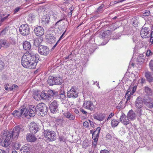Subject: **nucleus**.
<instances>
[{"instance_id": "f3484780", "label": "nucleus", "mask_w": 153, "mask_h": 153, "mask_svg": "<svg viewBox=\"0 0 153 153\" xmlns=\"http://www.w3.org/2000/svg\"><path fill=\"white\" fill-rule=\"evenodd\" d=\"M143 101L142 97L139 96L136 99L135 102V106L137 108H141L143 105Z\"/></svg>"}, {"instance_id": "864d4df0", "label": "nucleus", "mask_w": 153, "mask_h": 153, "mask_svg": "<svg viewBox=\"0 0 153 153\" xmlns=\"http://www.w3.org/2000/svg\"><path fill=\"white\" fill-rule=\"evenodd\" d=\"M150 12L149 10H145V12L143 13V16H147L149 15Z\"/></svg>"}, {"instance_id": "412c9836", "label": "nucleus", "mask_w": 153, "mask_h": 153, "mask_svg": "<svg viewBox=\"0 0 153 153\" xmlns=\"http://www.w3.org/2000/svg\"><path fill=\"white\" fill-rule=\"evenodd\" d=\"M32 133H28L26 135V139L29 142H34L37 140L36 137Z\"/></svg>"}, {"instance_id": "8fccbe9b", "label": "nucleus", "mask_w": 153, "mask_h": 153, "mask_svg": "<svg viewBox=\"0 0 153 153\" xmlns=\"http://www.w3.org/2000/svg\"><path fill=\"white\" fill-rule=\"evenodd\" d=\"M99 137H97L94 138L93 139L94 140V141L92 143V146L94 148L96 147L97 145V142L98 141Z\"/></svg>"}, {"instance_id": "bf43d9fd", "label": "nucleus", "mask_w": 153, "mask_h": 153, "mask_svg": "<svg viewBox=\"0 0 153 153\" xmlns=\"http://www.w3.org/2000/svg\"><path fill=\"white\" fill-rule=\"evenodd\" d=\"M40 79L41 80L40 82H39V84L40 86H42L44 85V84L45 83V81L44 79H42L40 78Z\"/></svg>"}, {"instance_id": "bb28decb", "label": "nucleus", "mask_w": 153, "mask_h": 153, "mask_svg": "<svg viewBox=\"0 0 153 153\" xmlns=\"http://www.w3.org/2000/svg\"><path fill=\"white\" fill-rule=\"evenodd\" d=\"M23 49L25 50H29L31 48V45L30 42L25 41L23 43Z\"/></svg>"}, {"instance_id": "aec40b11", "label": "nucleus", "mask_w": 153, "mask_h": 153, "mask_svg": "<svg viewBox=\"0 0 153 153\" xmlns=\"http://www.w3.org/2000/svg\"><path fill=\"white\" fill-rule=\"evenodd\" d=\"M63 115L65 118L70 120H74L75 119V116L74 114L69 111L64 112L63 113Z\"/></svg>"}, {"instance_id": "2f4dec72", "label": "nucleus", "mask_w": 153, "mask_h": 153, "mask_svg": "<svg viewBox=\"0 0 153 153\" xmlns=\"http://www.w3.org/2000/svg\"><path fill=\"white\" fill-rule=\"evenodd\" d=\"M144 56L143 54H140L137 58V64H141L144 61Z\"/></svg>"}, {"instance_id": "e433bc0d", "label": "nucleus", "mask_w": 153, "mask_h": 153, "mask_svg": "<svg viewBox=\"0 0 153 153\" xmlns=\"http://www.w3.org/2000/svg\"><path fill=\"white\" fill-rule=\"evenodd\" d=\"M54 79L56 83V85H60L62 82V80L61 78L54 77Z\"/></svg>"}, {"instance_id": "c85d7f7f", "label": "nucleus", "mask_w": 153, "mask_h": 153, "mask_svg": "<svg viewBox=\"0 0 153 153\" xmlns=\"http://www.w3.org/2000/svg\"><path fill=\"white\" fill-rule=\"evenodd\" d=\"M54 79V77L53 76H50L48 77L47 81L49 85L52 86L54 85H56Z\"/></svg>"}, {"instance_id": "473e14b6", "label": "nucleus", "mask_w": 153, "mask_h": 153, "mask_svg": "<svg viewBox=\"0 0 153 153\" xmlns=\"http://www.w3.org/2000/svg\"><path fill=\"white\" fill-rule=\"evenodd\" d=\"M144 90L145 92L148 96H152V89L149 87L145 86L144 87Z\"/></svg>"}, {"instance_id": "423d86ee", "label": "nucleus", "mask_w": 153, "mask_h": 153, "mask_svg": "<svg viewBox=\"0 0 153 153\" xmlns=\"http://www.w3.org/2000/svg\"><path fill=\"white\" fill-rule=\"evenodd\" d=\"M19 32L23 36H25L28 35L30 33L29 26L27 24L21 25L19 27Z\"/></svg>"}, {"instance_id": "20e7f679", "label": "nucleus", "mask_w": 153, "mask_h": 153, "mask_svg": "<svg viewBox=\"0 0 153 153\" xmlns=\"http://www.w3.org/2000/svg\"><path fill=\"white\" fill-rule=\"evenodd\" d=\"M150 30L149 28L144 27L141 30L140 35L143 38H148L150 37V42L153 44V31L150 33Z\"/></svg>"}, {"instance_id": "de8ad7c7", "label": "nucleus", "mask_w": 153, "mask_h": 153, "mask_svg": "<svg viewBox=\"0 0 153 153\" xmlns=\"http://www.w3.org/2000/svg\"><path fill=\"white\" fill-rule=\"evenodd\" d=\"M8 43H9V46L10 45H14L16 44V42L14 39H13L11 38H10L9 39L8 41Z\"/></svg>"}, {"instance_id": "5fc2aeb1", "label": "nucleus", "mask_w": 153, "mask_h": 153, "mask_svg": "<svg viewBox=\"0 0 153 153\" xmlns=\"http://www.w3.org/2000/svg\"><path fill=\"white\" fill-rule=\"evenodd\" d=\"M35 16L33 14L30 13L29 14L28 17V18L29 20L30 19L31 21L33 20L35 18Z\"/></svg>"}, {"instance_id": "a18cd8bd", "label": "nucleus", "mask_w": 153, "mask_h": 153, "mask_svg": "<svg viewBox=\"0 0 153 153\" xmlns=\"http://www.w3.org/2000/svg\"><path fill=\"white\" fill-rule=\"evenodd\" d=\"M44 32L43 27L39 26V36H42L44 34Z\"/></svg>"}, {"instance_id": "680f3d73", "label": "nucleus", "mask_w": 153, "mask_h": 153, "mask_svg": "<svg viewBox=\"0 0 153 153\" xmlns=\"http://www.w3.org/2000/svg\"><path fill=\"white\" fill-rule=\"evenodd\" d=\"M112 138V137L111 134L108 133L106 135V138L107 140H111Z\"/></svg>"}, {"instance_id": "3c124183", "label": "nucleus", "mask_w": 153, "mask_h": 153, "mask_svg": "<svg viewBox=\"0 0 153 153\" xmlns=\"http://www.w3.org/2000/svg\"><path fill=\"white\" fill-rule=\"evenodd\" d=\"M138 109H137L136 110V112L137 113V115L139 117H140L142 115V110L141 108H138Z\"/></svg>"}, {"instance_id": "393cba45", "label": "nucleus", "mask_w": 153, "mask_h": 153, "mask_svg": "<svg viewBox=\"0 0 153 153\" xmlns=\"http://www.w3.org/2000/svg\"><path fill=\"white\" fill-rule=\"evenodd\" d=\"M64 119L62 116L56 119L55 120V122L57 125L63 127V122Z\"/></svg>"}, {"instance_id": "0eeeda50", "label": "nucleus", "mask_w": 153, "mask_h": 153, "mask_svg": "<svg viewBox=\"0 0 153 153\" xmlns=\"http://www.w3.org/2000/svg\"><path fill=\"white\" fill-rule=\"evenodd\" d=\"M68 98H75L78 96V92L74 86H72L71 89L67 92Z\"/></svg>"}, {"instance_id": "2eb2a0df", "label": "nucleus", "mask_w": 153, "mask_h": 153, "mask_svg": "<svg viewBox=\"0 0 153 153\" xmlns=\"http://www.w3.org/2000/svg\"><path fill=\"white\" fill-rule=\"evenodd\" d=\"M46 41L50 44L53 43L56 40V37L52 34H47L46 35Z\"/></svg>"}, {"instance_id": "6e6d98bb", "label": "nucleus", "mask_w": 153, "mask_h": 153, "mask_svg": "<svg viewBox=\"0 0 153 153\" xmlns=\"http://www.w3.org/2000/svg\"><path fill=\"white\" fill-rule=\"evenodd\" d=\"M149 66L151 70L153 71V60H152L149 64Z\"/></svg>"}, {"instance_id": "338daca9", "label": "nucleus", "mask_w": 153, "mask_h": 153, "mask_svg": "<svg viewBox=\"0 0 153 153\" xmlns=\"http://www.w3.org/2000/svg\"><path fill=\"white\" fill-rule=\"evenodd\" d=\"M83 148H84L85 149H86V148L88 147V146H89V144L87 143H85L84 144H83Z\"/></svg>"}, {"instance_id": "7ed1b4c3", "label": "nucleus", "mask_w": 153, "mask_h": 153, "mask_svg": "<svg viewBox=\"0 0 153 153\" xmlns=\"http://www.w3.org/2000/svg\"><path fill=\"white\" fill-rule=\"evenodd\" d=\"M11 139L10 138L9 136L7 134L5 130H4L1 133V137L0 138V145L5 147H7L11 143Z\"/></svg>"}, {"instance_id": "4c0bfd02", "label": "nucleus", "mask_w": 153, "mask_h": 153, "mask_svg": "<svg viewBox=\"0 0 153 153\" xmlns=\"http://www.w3.org/2000/svg\"><path fill=\"white\" fill-rule=\"evenodd\" d=\"M21 109H24V111L23 113V115H24V116L25 117L27 115H29V110L27 108L24 107V106H23L22 107H21Z\"/></svg>"}, {"instance_id": "39448f33", "label": "nucleus", "mask_w": 153, "mask_h": 153, "mask_svg": "<svg viewBox=\"0 0 153 153\" xmlns=\"http://www.w3.org/2000/svg\"><path fill=\"white\" fill-rule=\"evenodd\" d=\"M44 135L46 140L48 141H53L56 140V136L55 132L50 131H44Z\"/></svg>"}, {"instance_id": "5701e85b", "label": "nucleus", "mask_w": 153, "mask_h": 153, "mask_svg": "<svg viewBox=\"0 0 153 153\" xmlns=\"http://www.w3.org/2000/svg\"><path fill=\"white\" fill-rule=\"evenodd\" d=\"M152 74L149 71H146L145 73V76L147 80L149 82H153V77Z\"/></svg>"}, {"instance_id": "0e129e2a", "label": "nucleus", "mask_w": 153, "mask_h": 153, "mask_svg": "<svg viewBox=\"0 0 153 153\" xmlns=\"http://www.w3.org/2000/svg\"><path fill=\"white\" fill-rule=\"evenodd\" d=\"M59 140L65 142L66 141V139L63 137L61 136L59 137Z\"/></svg>"}, {"instance_id": "ea45409f", "label": "nucleus", "mask_w": 153, "mask_h": 153, "mask_svg": "<svg viewBox=\"0 0 153 153\" xmlns=\"http://www.w3.org/2000/svg\"><path fill=\"white\" fill-rule=\"evenodd\" d=\"M151 98L149 96L144 97L143 99H142L143 103L145 105L147 102L151 100Z\"/></svg>"}, {"instance_id": "a878e982", "label": "nucleus", "mask_w": 153, "mask_h": 153, "mask_svg": "<svg viewBox=\"0 0 153 153\" xmlns=\"http://www.w3.org/2000/svg\"><path fill=\"white\" fill-rule=\"evenodd\" d=\"M10 15L5 14H0V19H1L0 20V26L2 24V23L5 21L9 18L8 17L10 16Z\"/></svg>"}, {"instance_id": "f704fd0d", "label": "nucleus", "mask_w": 153, "mask_h": 153, "mask_svg": "<svg viewBox=\"0 0 153 153\" xmlns=\"http://www.w3.org/2000/svg\"><path fill=\"white\" fill-rule=\"evenodd\" d=\"M21 153H29V147L25 146H23L20 150Z\"/></svg>"}, {"instance_id": "4468645a", "label": "nucleus", "mask_w": 153, "mask_h": 153, "mask_svg": "<svg viewBox=\"0 0 153 153\" xmlns=\"http://www.w3.org/2000/svg\"><path fill=\"white\" fill-rule=\"evenodd\" d=\"M129 89L127 90V92L126 93L124 97L123 98L122 101H125V104L128 103L130 102V100L131 99V95H133V92H131Z\"/></svg>"}, {"instance_id": "a19ab883", "label": "nucleus", "mask_w": 153, "mask_h": 153, "mask_svg": "<svg viewBox=\"0 0 153 153\" xmlns=\"http://www.w3.org/2000/svg\"><path fill=\"white\" fill-rule=\"evenodd\" d=\"M36 108H33V109L29 110V112L28 115L30 117H33L35 116V114L36 111Z\"/></svg>"}, {"instance_id": "774afa93", "label": "nucleus", "mask_w": 153, "mask_h": 153, "mask_svg": "<svg viewBox=\"0 0 153 153\" xmlns=\"http://www.w3.org/2000/svg\"><path fill=\"white\" fill-rule=\"evenodd\" d=\"M100 153H110V152L108 150L104 149L100 151Z\"/></svg>"}, {"instance_id": "4d7b16f0", "label": "nucleus", "mask_w": 153, "mask_h": 153, "mask_svg": "<svg viewBox=\"0 0 153 153\" xmlns=\"http://www.w3.org/2000/svg\"><path fill=\"white\" fill-rule=\"evenodd\" d=\"M138 21L137 20H133L132 21V24L134 27H137L138 26Z\"/></svg>"}, {"instance_id": "6e6552de", "label": "nucleus", "mask_w": 153, "mask_h": 153, "mask_svg": "<svg viewBox=\"0 0 153 153\" xmlns=\"http://www.w3.org/2000/svg\"><path fill=\"white\" fill-rule=\"evenodd\" d=\"M39 114L41 116H44L45 114L48 111L47 107L46 105L43 103H39Z\"/></svg>"}, {"instance_id": "dca6fc26", "label": "nucleus", "mask_w": 153, "mask_h": 153, "mask_svg": "<svg viewBox=\"0 0 153 153\" xmlns=\"http://www.w3.org/2000/svg\"><path fill=\"white\" fill-rule=\"evenodd\" d=\"M24 109H21L20 108L18 110H14L11 114L16 117H20L23 115V113L24 111Z\"/></svg>"}, {"instance_id": "9d476101", "label": "nucleus", "mask_w": 153, "mask_h": 153, "mask_svg": "<svg viewBox=\"0 0 153 153\" xmlns=\"http://www.w3.org/2000/svg\"><path fill=\"white\" fill-rule=\"evenodd\" d=\"M39 51L41 55H47L49 53V49L47 46L39 44Z\"/></svg>"}, {"instance_id": "cd10ccee", "label": "nucleus", "mask_w": 153, "mask_h": 153, "mask_svg": "<svg viewBox=\"0 0 153 153\" xmlns=\"http://www.w3.org/2000/svg\"><path fill=\"white\" fill-rule=\"evenodd\" d=\"M14 128L19 134L20 132H23L24 130L23 126L21 125L16 126Z\"/></svg>"}, {"instance_id": "b1692460", "label": "nucleus", "mask_w": 153, "mask_h": 153, "mask_svg": "<svg viewBox=\"0 0 153 153\" xmlns=\"http://www.w3.org/2000/svg\"><path fill=\"white\" fill-rule=\"evenodd\" d=\"M127 117L132 120L135 119V114L132 109L130 110L128 112Z\"/></svg>"}, {"instance_id": "13d9d810", "label": "nucleus", "mask_w": 153, "mask_h": 153, "mask_svg": "<svg viewBox=\"0 0 153 153\" xmlns=\"http://www.w3.org/2000/svg\"><path fill=\"white\" fill-rule=\"evenodd\" d=\"M153 54V53L150 50H148L146 52V56H152Z\"/></svg>"}, {"instance_id": "7c9ffc66", "label": "nucleus", "mask_w": 153, "mask_h": 153, "mask_svg": "<svg viewBox=\"0 0 153 153\" xmlns=\"http://www.w3.org/2000/svg\"><path fill=\"white\" fill-rule=\"evenodd\" d=\"M8 41L4 39L0 40V45L1 47L3 46L4 47L8 48L9 47V44Z\"/></svg>"}, {"instance_id": "79ce46f5", "label": "nucleus", "mask_w": 153, "mask_h": 153, "mask_svg": "<svg viewBox=\"0 0 153 153\" xmlns=\"http://www.w3.org/2000/svg\"><path fill=\"white\" fill-rule=\"evenodd\" d=\"M38 47V38L33 39V48H37Z\"/></svg>"}, {"instance_id": "37998d69", "label": "nucleus", "mask_w": 153, "mask_h": 153, "mask_svg": "<svg viewBox=\"0 0 153 153\" xmlns=\"http://www.w3.org/2000/svg\"><path fill=\"white\" fill-rule=\"evenodd\" d=\"M38 90L35 91H33V93L32 95L34 99L37 101L38 100Z\"/></svg>"}, {"instance_id": "1a4fd4ad", "label": "nucleus", "mask_w": 153, "mask_h": 153, "mask_svg": "<svg viewBox=\"0 0 153 153\" xmlns=\"http://www.w3.org/2000/svg\"><path fill=\"white\" fill-rule=\"evenodd\" d=\"M58 104L56 100H53L50 104L49 108L51 112L53 114L56 113L58 110Z\"/></svg>"}, {"instance_id": "6ab92c4d", "label": "nucleus", "mask_w": 153, "mask_h": 153, "mask_svg": "<svg viewBox=\"0 0 153 153\" xmlns=\"http://www.w3.org/2000/svg\"><path fill=\"white\" fill-rule=\"evenodd\" d=\"M120 121L121 122L123 123L124 125H127L129 123V120L123 113L120 116Z\"/></svg>"}, {"instance_id": "69168bd1", "label": "nucleus", "mask_w": 153, "mask_h": 153, "mask_svg": "<svg viewBox=\"0 0 153 153\" xmlns=\"http://www.w3.org/2000/svg\"><path fill=\"white\" fill-rule=\"evenodd\" d=\"M21 9V8L19 7H18L16 8L14 10V13L15 14L18 12L20 9Z\"/></svg>"}, {"instance_id": "4be33fe9", "label": "nucleus", "mask_w": 153, "mask_h": 153, "mask_svg": "<svg viewBox=\"0 0 153 153\" xmlns=\"http://www.w3.org/2000/svg\"><path fill=\"white\" fill-rule=\"evenodd\" d=\"M111 32L109 30H107L104 32L101 33L100 34L99 37L100 39H104L105 38H109L111 34Z\"/></svg>"}, {"instance_id": "e2e57ef3", "label": "nucleus", "mask_w": 153, "mask_h": 153, "mask_svg": "<svg viewBox=\"0 0 153 153\" xmlns=\"http://www.w3.org/2000/svg\"><path fill=\"white\" fill-rule=\"evenodd\" d=\"M83 126L85 127H88L89 126V123L87 121H85L83 123Z\"/></svg>"}, {"instance_id": "f257e3e1", "label": "nucleus", "mask_w": 153, "mask_h": 153, "mask_svg": "<svg viewBox=\"0 0 153 153\" xmlns=\"http://www.w3.org/2000/svg\"><path fill=\"white\" fill-rule=\"evenodd\" d=\"M38 54L33 51H28L25 53L22 58V65L26 68L34 69L38 62L37 59Z\"/></svg>"}, {"instance_id": "58836bf2", "label": "nucleus", "mask_w": 153, "mask_h": 153, "mask_svg": "<svg viewBox=\"0 0 153 153\" xmlns=\"http://www.w3.org/2000/svg\"><path fill=\"white\" fill-rule=\"evenodd\" d=\"M119 123V120H117L115 119L112 120L111 122L112 126L114 127L117 126Z\"/></svg>"}, {"instance_id": "c03bdc74", "label": "nucleus", "mask_w": 153, "mask_h": 153, "mask_svg": "<svg viewBox=\"0 0 153 153\" xmlns=\"http://www.w3.org/2000/svg\"><path fill=\"white\" fill-rule=\"evenodd\" d=\"M65 25H59L58 27V31L59 32L58 30L59 31V33H62V32H63L64 29H65Z\"/></svg>"}, {"instance_id": "c9c22d12", "label": "nucleus", "mask_w": 153, "mask_h": 153, "mask_svg": "<svg viewBox=\"0 0 153 153\" xmlns=\"http://www.w3.org/2000/svg\"><path fill=\"white\" fill-rule=\"evenodd\" d=\"M104 4H101L99 7H98L97 9V10L94 12L95 13H101L103 10V8L104 7Z\"/></svg>"}, {"instance_id": "c756f323", "label": "nucleus", "mask_w": 153, "mask_h": 153, "mask_svg": "<svg viewBox=\"0 0 153 153\" xmlns=\"http://www.w3.org/2000/svg\"><path fill=\"white\" fill-rule=\"evenodd\" d=\"M105 117V115L102 114H100L94 116V118L100 121H102Z\"/></svg>"}, {"instance_id": "9b49d317", "label": "nucleus", "mask_w": 153, "mask_h": 153, "mask_svg": "<svg viewBox=\"0 0 153 153\" xmlns=\"http://www.w3.org/2000/svg\"><path fill=\"white\" fill-rule=\"evenodd\" d=\"M83 107L85 108L88 109L91 111L94 110L95 107L93 103L90 101H85L83 104Z\"/></svg>"}, {"instance_id": "603ef678", "label": "nucleus", "mask_w": 153, "mask_h": 153, "mask_svg": "<svg viewBox=\"0 0 153 153\" xmlns=\"http://www.w3.org/2000/svg\"><path fill=\"white\" fill-rule=\"evenodd\" d=\"M9 27H7L3 30L1 32V34L2 35H4L8 30Z\"/></svg>"}, {"instance_id": "09e8293b", "label": "nucleus", "mask_w": 153, "mask_h": 153, "mask_svg": "<svg viewBox=\"0 0 153 153\" xmlns=\"http://www.w3.org/2000/svg\"><path fill=\"white\" fill-rule=\"evenodd\" d=\"M5 68V64L1 61H0V71H2Z\"/></svg>"}, {"instance_id": "f8f14e48", "label": "nucleus", "mask_w": 153, "mask_h": 153, "mask_svg": "<svg viewBox=\"0 0 153 153\" xmlns=\"http://www.w3.org/2000/svg\"><path fill=\"white\" fill-rule=\"evenodd\" d=\"M6 131L7 134L8 136H9L10 138L12 139L16 138L17 139L19 137V134L13 128L12 131H9L7 130H5Z\"/></svg>"}, {"instance_id": "052dcab7", "label": "nucleus", "mask_w": 153, "mask_h": 153, "mask_svg": "<svg viewBox=\"0 0 153 153\" xmlns=\"http://www.w3.org/2000/svg\"><path fill=\"white\" fill-rule=\"evenodd\" d=\"M38 27H37L35 28L34 30V33L37 36H38Z\"/></svg>"}, {"instance_id": "49530a36", "label": "nucleus", "mask_w": 153, "mask_h": 153, "mask_svg": "<svg viewBox=\"0 0 153 153\" xmlns=\"http://www.w3.org/2000/svg\"><path fill=\"white\" fill-rule=\"evenodd\" d=\"M149 108L151 109L153 107V102L150 100L145 105Z\"/></svg>"}, {"instance_id": "a211bd4d", "label": "nucleus", "mask_w": 153, "mask_h": 153, "mask_svg": "<svg viewBox=\"0 0 153 153\" xmlns=\"http://www.w3.org/2000/svg\"><path fill=\"white\" fill-rule=\"evenodd\" d=\"M100 130L101 128L100 127H98L96 129H94V131L93 130H91L90 131V133L92 134V138L99 137Z\"/></svg>"}, {"instance_id": "f03ea898", "label": "nucleus", "mask_w": 153, "mask_h": 153, "mask_svg": "<svg viewBox=\"0 0 153 153\" xmlns=\"http://www.w3.org/2000/svg\"><path fill=\"white\" fill-rule=\"evenodd\" d=\"M41 99L49 100L51 97H55L57 99L64 100L65 99L66 96L65 94L64 91L61 90V92L58 93V91L54 90L49 89L45 93L44 91H42L40 94Z\"/></svg>"}, {"instance_id": "72a5a7b5", "label": "nucleus", "mask_w": 153, "mask_h": 153, "mask_svg": "<svg viewBox=\"0 0 153 153\" xmlns=\"http://www.w3.org/2000/svg\"><path fill=\"white\" fill-rule=\"evenodd\" d=\"M50 18L46 16H42V21L43 23L45 24H48L49 22Z\"/></svg>"}, {"instance_id": "ddd939ff", "label": "nucleus", "mask_w": 153, "mask_h": 153, "mask_svg": "<svg viewBox=\"0 0 153 153\" xmlns=\"http://www.w3.org/2000/svg\"><path fill=\"white\" fill-rule=\"evenodd\" d=\"M29 130L30 132L35 134L38 131V126L34 122H32L29 125Z\"/></svg>"}]
</instances>
